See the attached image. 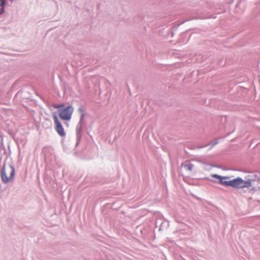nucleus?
Wrapping results in <instances>:
<instances>
[{"mask_svg": "<svg viewBox=\"0 0 260 260\" xmlns=\"http://www.w3.org/2000/svg\"><path fill=\"white\" fill-rule=\"evenodd\" d=\"M52 107L55 109H60L61 108L64 107V105L63 104H59V105L53 104L52 105Z\"/></svg>", "mask_w": 260, "mask_h": 260, "instance_id": "6e6552de", "label": "nucleus"}, {"mask_svg": "<svg viewBox=\"0 0 260 260\" xmlns=\"http://www.w3.org/2000/svg\"><path fill=\"white\" fill-rule=\"evenodd\" d=\"M251 185V180L244 181L239 177L229 181V186L235 188H247Z\"/></svg>", "mask_w": 260, "mask_h": 260, "instance_id": "f03ea898", "label": "nucleus"}, {"mask_svg": "<svg viewBox=\"0 0 260 260\" xmlns=\"http://www.w3.org/2000/svg\"><path fill=\"white\" fill-rule=\"evenodd\" d=\"M6 0H0V7H2L1 9V12L3 13L4 12V8L6 5Z\"/></svg>", "mask_w": 260, "mask_h": 260, "instance_id": "0eeeda50", "label": "nucleus"}, {"mask_svg": "<svg viewBox=\"0 0 260 260\" xmlns=\"http://www.w3.org/2000/svg\"><path fill=\"white\" fill-rule=\"evenodd\" d=\"M184 167L189 171H191L193 168V165L192 164L188 163L184 165Z\"/></svg>", "mask_w": 260, "mask_h": 260, "instance_id": "423d86ee", "label": "nucleus"}, {"mask_svg": "<svg viewBox=\"0 0 260 260\" xmlns=\"http://www.w3.org/2000/svg\"><path fill=\"white\" fill-rule=\"evenodd\" d=\"M208 180L213 182H218L224 186H228V181L226 180L227 178L226 177H222L217 174H212L211 175L210 178H208Z\"/></svg>", "mask_w": 260, "mask_h": 260, "instance_id": "39448f33", "label": "nucleus"}, {"mask_svg": "<svg viewBox=\"0 0 260 260\" xmlns=\"http://www.w3.org/2000/svg\"><path fill=\"white\" fill-rule=\"evenodd\" d=\"M52 117L54 121L55 128L58 134L61 137H64L66 135V133L64 131L63 127L59 122L56 114L54 113L52 114Z\"/></svg>", "mask_w": 260, "mask_h": 260, "instance_id": "20e7f679", "label": "nucleus"}, {"mask_svg": "<svg viewBox=\"0 0 260 260\" xmlns=\"http://www.w3.org/2000/svg\"><path fill=\"white\" fill-rule=\"evenodd\" d=\"M1 175L4 183L12 182L15 175L14 168L10 165H4Z\"/></svg>", "mask_w": 260, "mask_h": 260, "instance_id": "f257e3e1", "label": "nucleus"}, {"mask_svg": "<svg viewBox=\"0 0 260 260\" xmlns=\"http://www.w3.org/2000/svg\"><path fill=\"white\" fill-rule=\"evenodd\" d=\"M73 111L74 108L72 106H70L62 110H58V114L60 119L63 120L68 121L71 119Z\"/></svg>", "mask_w": 260, "mask_h": 260, "instance_id": "7ed1b4c3", "label": "nucleus"}]
</instances>
